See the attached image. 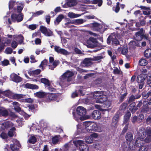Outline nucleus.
Here are the masks:
<instances>
[{"label": "nucleus", "instance_id": "41", "mask_svg": "<svg viewBox=\"0 0 151 151\" xmlns=\"http://www.w3.org/2000/svg\"><path fill=\"white\" fill-rule=\"evenodd\" d=\"M144 55L145 57L149 58L151 55V49H148L145 50L144 52Z\"/></svg>", "mask_w": 151, "mask_h": 151}, {"label": "nucleus", "instance_id": "28", "mask_svg": "<svg viewBox=\"0 0 151 151\" xmlns=\"http://www.w3.org/2000/svg\"><path fill=\"white\" fill-rule=\"evenodd\" d=\"M12 104L14 106V109L15 111H19L21 110V108L20 107V105L17 102H14Z\"/></svg>", "mask_w": 151, "mask_h": 151}, {"label": "nucleus", "instance_id": "23", "mask_svg": "<svg viewBox=\"0 0 151 151\" xmlns=\"http://www.w3.org/2000/svg\"><path fill=\"white\" fill-rule=\"evenodd\" d=\"M25 87L26 88L31 89H37L38 88V86L34 84H32L29 83H27L25 85Z\"/></svg>", "mask_w": 151, "mask_h": 151}, {"label": "nucleus", "instance_id": "7", "mask_svg": "<svg viewBox=\"0 0 151 151\" xmlns=\"http://www.w3.org/2000/svg\"><path fill=\"white\" fill-rule=\"evenodd\" d=\"M13 141L14 142V144L10 145L11 149L13 151H17L19 148L20 147V145L19 141L16 139H13Z\"/></svg>", "mask_w": 151, "mask_h": 151}, {"label": "nucleus", "instance_id": "61", "mask_svg": "<svg viewBox=\"0 0 151 151\" xmlns=\"http://www.w3.org/2000/svg\"><path fill=\"white\" fill-rule=\"evenodd\" d=\"M113 10H114L116 13H118L120 9L119 3H117V4L115 7H113Z\"/></svg>", "mask_w": 151, "mask_h": 151}, {"label": "nucleus", "instance_id": "49", "mask_svg": "<svg viewBox=\"0 0 151 151\" xmlns=\"http://www.w3.org/2000/svg\"><path fill=\"white\" fill-rule=\"evenodd\" d=\"M43 12V11L42 10L37 11L36 13H34L32 15V17H34L38 16L42 14Z\"/></svg>", "mask_w": 151, "mask_h": 151}, {"label": "nucleus", "instance_id": "42", "mask_svg": "<svg viewBox=\"0 0 151 151\" xmlns=\"http://www.w3.org/2000/svg\"><path fill=\"white\" fill-rule=\"evenodd\" d=\"M126 140L128 141H131L133 139L132 135L130 133H128L126 135Z\"/></svg>", "mask_w": 151, "mask_h": 151}, {"label": "nucleus", "instance_id": "6", "mask_svg": "<svg viewBox=\"0 0 151 151\" xmlns=\"http://www.w3.org/2000/svg\"><path fill=\"white\" fill-rule=\"evenodd\" d=\"M96 39L91 37L87 40L86 45L89 48H93L96 45Z\"/></svg>", "mask_w": 151, "mask_h": 151}, {"label": "nucleus", "instance_id": "31", "mask_svg": "<svg viewBox=\"0 0 151 151\" xmlns=\"http://www.w3.org/2000/svg\"><path fill=\"white\" fill-rule=\"evenodd\" d=\"M36 141V137L33 135H31L29 137L28 140L29 143L32 144H34Z\"/></svg>", "mask_w": 151, "mask_h": 151}, {"label": "nucleus", "instance_id": "20", "mask_svg": "<svg viewBox=\"0 0 151 151\" xmlns=\"http://www.w3.org/2000/svg\"><path fill=\"white\" fill-rule=\"evenodd\" d=\"M151 110V99L149 101L147 106L143 108L142 111L144 113H146Z\"/></svg>", "mask_w": 151, "mask_h": 151}, {"label": "nucleus", "instance_id": "39", "mask_svg": "<svg viewBox=\"0 0 151 151\" xmlns=\"http://www.w3.org/2000/svg\"><path fill=\"white\" fill-rule=\"evenodd\" d=\"M147 61L145 59L141 58L139 61V64L141 66H145L147 64Z\"/></svg>", "mask_w": 151, "mask_h": 151}, {"label": "nucleus", "instance_id": "47", "mask_svg": "<svg viewBox=\"0 0 151 151\" xmlns=\"http://www.w3.org/2000/svg\"><path fill=\"white\" fill-rule=\"evenodd\" d=\"M133 104H131L130 106L129 109L132 112H134L138 109L137 107L134 106Z\"/></svg>", "mask_w": 151, "mask_h": 151}, {"label": "nucleus", "instance_id": "43", "mask_svg": "<svg viewBox=\"0 0 151 151\" xmlns=\"http://www.w3.org/2000/svg\"><path fill=\"white\" fill-rule=\"evenodd\" d=\"M41 81L42 83H44L47 86H50V83L48 79L45 78H42L41 79Z\"/></svg>", "mask_w": 151, "mask_h": 151}, {"label": "nucleus", "instance_id": "54", "mask_svg": "<svg viewBox=\"0 0 151 151\" xmlns=\"http://www.w3.org/2000/svg\"><path fill=\"white\" fill-rule=\"evenodd\" d=\"M59 141V138L57 136H55L52 138V142L54 144H56Z\"/></svg>", "mask_w": 151, "mask_h": 151}, {"label": "nucleus", "instance_id": "12", "mask_svg": "<svg viewBox=\"0 0 151 151\" xmlns=\"http://www.w3.org/2000/svg\"><path fill=\"white\" fill-rule=\"evenodd\" d=\"M57 95L55 94L47 93L46 95V99L48 101H55L57 98Z\"/></svg>", "mask_w": 151, "mask_h": 151}, {"label": "nucleus", "instance_id": "2", "mask_svg": "<svg viewBox=\"0 0 151 151\" xmlns=\"http://www.w3.org/2000/svg\"><path fill=\"white\" fill-rule=\"evenodd\" d=\"M77 114L78 115L75 116L74 119L76 120L79 122V121H83L86 119L83 116L85 115L86 113V109L82 106H78L76 109Z\"/></svg>", "mask_w": 151, "mask_h": 151}, {"label": "nucleus", "instance_id": "15", "mask_svg": "<svg viewBox=\"0 0 151 151\" xmlns=\"http://www.w3.org/2000/svg\"><path fill=\"white\" fill-rule=\"evenodd\" d=\"M92 60L91 58H86L83 60L82 63L84 66H89L92 64Z\"/></svg>", "mask_w": 151, "mask_h": 151}, {"label": "nucleus", "instance_id": "13", "mask_svg": "<svg viewBox=\"0 0 151 151\" xmlns=\"http://www.w3.org/2000/svg\"><path fill=\"white\" fill-rule=\"evenodd\" d=\"M91 117L95 119H99L101 118V113L98 110H94L91 114Z\"/></svg>", "mask_w": 151, "mask_h": 151}, {"label": "nucleus", "instance_id": "55", "mask_svg": "<svg viewBox=\"0 0 151 151\" xmlns=\"http://www.w3.org/2000/svg\"><path fill=\"white\" fill-rule=\"evenodd\" d=\"M127 106V104L126 103H123L121 105L120 107V110L123 111L125 109Z\"/></svg>", "mask_w": 151, "mask_h": 151}, {"label": "nucleus", "instance_id": "53", "mask_svg": "<svg viewBox=\"0 0 151 151\" xmlns=\"http://www.w3.org/2000/svg\"><path fill=\"white\" fill-rule=\"evenodd\" d=\"M21 100L22 101V102L28 103H31L33 101V99L30 98L23 99Z\"/></svg>", "mask_w": 151, "mask_h": 151}, {"label": "nucleus", "instance_id": "60", "mask_svg": "<svg viewBox=\"0 0 151 151\" xmlns=\"http://www.w3.org/2000/svg\"><path fill=\"white\" fill-rule=\"evenodd\" d=\"M147 147L145 146H140L139 149V151H147Z\"/></svg>", "mask_w": 151, "mask_h": 151}, {"label": "nucleus", "instance_id": "11", "mask_svg": "<svg viewBox=\"0 0 151 151\" xmlns=\"http://www.w3.org/2000/svg\"><path fill=\"white\" fill-rule=\"evenodd\" d=\"M13 125V124L10 122H5L2 124H0L1 127L3 129H4L10 127Z\"/></svg>", "mask_w": 151, "mask_h": 151}, {"label": "nucleus", "instance_id": "19", "mask_svg": "<svg viewBox=\"0 0 151 151\" xmlns=\"http://www.w3.org/2000/svg\"><path fill=\"white\" fill-rule=\"evenodd\" d=\"M59 60H55L52 63H50L48 65L49 69L53 70L59 64Z\"/></svg>", "mask_w": 151, "mask_h": 151}, {"label": "nucleus", "instance_id": "30", "mask_svg": "<svg viewBox=\"0 0 151 151\" xmlns=\"http://www.w3.org/2000/svg\"><path fill=\"white\" fill-rule=\"evenodd\" d=\"M13 93H12L11 91L8 90L5 91L3 92H2V93L3 95L12 99V95H13Z\"/></svg>", "mask_w": 151, "mask_h": 151}, {"label": "nucleus", "instance_id": "35", "mask_svg": "<svg viewBox=\"0 0 151 151\" xmlns=\"http://www.w3.org/2000/svg\"><path fill=\"white\" fill-rule=\"evenodd\" d=\"M81 15V14H76L72 12H69L68 14V17L71 18H77L80 16Z\"/></svg>", "mask_w": 151, "mask_h": 151}, {"label": "nucleus", "instance_id": "18", "mask_svg": "<svg viewBox=\"0 0 151 151\" xmlns=\"http://www.w3.org/2000/svg\"><path fill=\"white\" fill-rule=\"evenodd\" d=\"M90 128H88L89 130L88 132H90L92 130L94 131H98V126L96 123L92 122Z\"/></svg>", "mask_w": 151, "mask_h": 151}, {"label": "nucleus", "instance_id": "37", "mask_svg": "<svg viewBox=\"0 0 151 151\" xmlns=\"http://www.w3.org/2000/svg\"><path fill=\"white\" fill-rule=\"evenodd\" d=\"M91 122L90 121H86L83 123V125L88 132L89 131L88 128H90Z\"/></svg>", "mask_w": 151, "mask_h": 151}, {"label": "nucleus", "instance_id": "38", "mask_svg": "<svg viewBox=\"0 0 151 151\" xmlns=\"http://www.w3.org/2000/svg\"><path fill=\"white\" fill-rule=\"evenodd\" d=\"M122 54L124 55H126L128 52V47L127 46L125 45L120 48Z\"/></svg>", "mask_w": 151, "mask_h": 151}, {"label": "nucleus", "instance_id": "64", "mask_svg": "<svg viewBox=\"0 0 151 151\" xmlns=\"http://www.w3.org/2000/svg\"><path fill=\"white\" fill-rule=\"evenodd\" d=\"M40 72L41 70L39 69H37L32 71V73L34 74L35 75H38L40 73Z\"/></svg>", "mask_w": 151, "mask_h": 151}, {"label": "nucleus", "instance_id": "25", "mask_svg": "<svg viewBox=\"0 0 151 151\" xmlns=\"http://www.w3.org/2000/svg\"><path fill=\"white\" fill-rule=\"evenodd\" d=\"M14 38H15L17 41H19V44H22L23 42L24 38L21 35L14 36Z\"/></svg>", "mask_w": 151, "mask_h": 151}, {"label": "nucleus", "instance_id": "45", "mask_svg": "<svg viewBox=\"0 0 151 151\" xmlns=\"http://www.w3.org/2000/svg\"><path fill=\"white\" fill-rule=\"evenodd\" d=\"M112 45H118L119 44V42L118 40L115 37L113 36L112 39Z\"/></svg>", "mask_w": 151, "mask_h": 151}, {"label": "nucleus", "instance_id": "40", "mask_svg": "<svg viewBox=\"0 0 151 151\" xmlns=\"http://www.w3.org/2000/svg\"><path fill=\"white\" fill-rule=\"evenodd\" d=\"M131 115V114L129 112H127L126 114L124 117V123H126L127 122L130 117Z\"/></svg>", "mask_w": 151, "mask_h": 151}, {"label": "nucleus", "instance_id": "57", "mask_svg": "<svg viewBox=\"0 0 151 151\" xmlns=\"http://www.w3.org/2000/svg\"><path fill=\"white\" fill-rule=\"evenodd\" d=\"M129 45L130 47L134 48L135 46L137 45V44L134 41H131L129 43Z\"/></svg>", "mask_w": 151, "mask_h": 151}, {"label": "nucleus", "instance_id": "27", "mask_svg": "<svg viewBox=\"0 0 151 151\" xmlns=\"http://www.w3.org/2000/svg\"><path fill=\"white\" fill-rule=\"evenodd\" d=\"M48 63V61L47 60L45 59L41 63L39 67L40 68L42 69V70H44L46 66L47 65Z\"/></svg>", "mask_w": 151, "mask_h": 151}, {"label": "nucleus", "instance_id": "59", "mask_svg": "<svg viewBox=\"0 0 151 151\" xmlns=\"http://www.w3.org/2000/svg\"><path fill=\"white\" fill-rule=\"evenodd\" d=\"M59 53L66 55L69 54L68 52L64 49L61 48Z\"/></svg>", "mask_w": 151, "mask_h": 151}, {"label": "nucleus", "instance_id": "44", "mask_svg": "<svg viewBox=\"0 0 151 151\" xmlns=\"http://www.w3.org/2000/svg\"><path fill=\"white\" fill-rule=\"evenodd\" d=\"M17 41L16 39L14 38V39L13 40L12 42V47L14 49H15L18 45V43L17 42Z\"/></svg>", "mask_w": 151, "mask_h": 151}, {"label": "nucleus", "instance_id": "62", "mask_svg": "<svg viewBox=\"0 0 151 151\" xmlns=\"http://www.w3.org/2000/svg\"><path fill=\"white\" fill-rule=\"evenodd\" d=\"M12 52V50L10 47H7L5 50V52L7 54H11Z\"/></svg>", "mask_w": 151, "mask_h": 151}, {"label": "nucleus", "instance_id": "24", "mask_svg": "<svg viewBox=\"0 0 151 151\" xmlns=\"http://www.w3.org/2000/svg\"><path fill=\"white\" fill-rule=\"evenodd\" d=\"M47 94L44 92L40 91L36 92L34 93V95L37 97L41 98L44 97L45 96H46Z\"/></svg>", "mask_w": 151, "mask_h": 151}, {"label": "nucleus", "instance_id": "29", "mask_svg": "<svg viewBox=\"0 0 151 151\" xmlns=\"http://www.w3.org/2000/svg\"><path fill=\"white\" fill-rule=\"evenodd\" d=\"M25 95L22 94H19L13 93L12 99H19L22 98H23Z\"/></svg>", "mask_w": 151, "mask_h": 151}, {"label": "nucleus", "instance_id": "58", "mask_svg": "<svg viewBox=\"0 0 151 151\" xmlns=\"http://www.w3.org/2000/svg\"><path fill=\"white\" fill-rule=\"evenodd\" d=\"M86 20L82 19H77L76 20L75 22L78 24H81L85 22Z\"/></svg>", "mask_w": 151, "mask_h": 151}, {"label": "nucleus", "instance_id": "4", "mask_svg": "<svg viewBox=\"0 0 151 151\" xmlns=\"http://www.w3.org/2000/svg\"><path fill=\"white\" fill-rule=\"evenodd\" d=\"M74 75L73 73L70 71L68 70L60 78L61 82L70 81L71 77Z\"/></svg>", "mask_w": 151, "mask_h": 151}, {"label": "nucleus", "instance_id": "14", "mask_svg": "<svg viewBox=\"0 0 151 151\" xmlns=\"http://www.w3.org/2000/svg\"><path fill=\"white\" fill-rule=\"evenodd\" d=\"M147 136L145 139L146 142H149L151 141V129H149L146 131Z\"/></svg>", "mask_w": 151, "mask_h": 151}, {"label": "nucleus", "instance_id": "21", "mask_svg": "<svg viewBox=\"0 0 151 151\" xmlns=\"http://www.w3.org/2000/svg\"><path fill=\"white\" fill-rule=\"evenodd\" d=\"M24 6V4L22 3H20L18 4L17 9H15V12L17 13H21Z\"/></svg>", "mask_w": 151, "mask_h": 151}, {"label": "nucleus", "instance_id": "52", "mask_svg": "<svg viewBox=\"0 0 151 151\" xmlns=\"http://www.w3.org/2000/svg\"><path fill=\"white\" fill-rule=\"evenodd\" d=\"M40 28L41 31L43 34L44 35L45 34L47 35V34L45 33L47 30V28L46 27L44 26H40Z\"/></svg>", "mask_w": 151, "mask_h": 151}, {"label": "nucleus", "instance_id": "5", "mask_svg": "<svg viewBox=\"0 0 151 151\" xmlns=\"http://www.w3.org/2000/svg\"><path fill=\"white\" fill-rule=\"evenodd\" d=\"M24 15L22 13H17L13 14L11 16L12 20L17 22L22 21L23 19Z\"/></svg>", "mask_w": 151, "mask_h": 151}, {"label": "nucleus", "instance_id": "36", "mask_svg": "<svg viewBox=\"0 0 151 151\" xmlns=\"http://www.w3.org/2000/svg\"><path fill=\"white\" fill-rule=\"evenodd\" d=\"M103 3L102 0H93L91 1V4H97L99 6H101Z\"/></svg>", "mask_w": 151, "mask_h": 151}, {"label": "nucleus", "instance_id": "48", "mask_svg": "<svg viewBox=\"0 0 151 151\" xmlns=\"http://www.w3.org/2000/svg\"><path fill=\"white\" fill-rule=\"evenodd\" d=\"M15 130V128L14 127L12 128L8 132V135L12 137L13 136L14 134V131Z\"/></svg>", "mask_w": 151, "mask_h": 151}, {"label": "nucleus", "instance_id": "3", "mask_svg": "<svg viewBox=\"0 0 151 151\" xmlns=\"http://www.w3.org/2000/svg\"><path fill=\"white\" fill-rule=\"evenodd\" d=\"M73 143L77 147H79L81 151H88L89 148L88 146L84 142L83 140H78L74 141Z\"/></svg>", "mask_w": 151, "mask_h": 151}, {"label": "nucleus", "instance_id": "22", "mask_svg": "<svg viewBox=\"0 0 151 151\" xmlns=\"http://www.w3.org/2000/svg\"><path fill=\"white\" fill-rule=\"evenodd\" d=\"M9 114V112L7 110L1 108V109H0V116L6 117L8 116Z\"/></svg>", "mask_w": 151, "mask_h": 151}, {"label": "nucleus", "instance_id": "16", "mask_svg": "<svg viewBox=\"0 0 151 151\" xmlns=\"http://www.w3.org/2000/svg\"><path fill=\"white\" fill-rule=\"evenodd\" d=\"M146 78V75L145 74H142L138 76L137 78V81L138 83H142Z\"/></svg>", "mask_w": 151, "mask_h": 151}, {"label": "nucleus", "instance_id": "33", "mask_svg": "<svg viewBox=\"0 0 151 151\" xmlns=\"http://www.w3.org/2000/svg\"><path fill=\"white\" fill-rule=\"evenodd\" d=\"M77 4L76 0H69L67 2V5L69 7L73 6Z\"/></svg>", "mask_w": 151, "mask_h": 151}, {"label": "nucleus", "instance_id": "9", "mask_svg": "<svg viewBox=\"0 0 151 151\" xmlns=\"http://www.w3.org/2000/svg\"><path fill=\"white\" fill-rule=\"evenodd\" d=\"M143 31V29H141L140 31L136 33L134 37V39L137 41H141L142 39Z\"/></svg>", "mask_w": 151, "mask_h": 151}, {"label": "nucleus", "instance_id": "50", "mask_svg": "<svg viewBox=\"0 0 151 151\" xmlns=\"http://www.w3.org/2000/svg\"><path fill=\"white\" fill-rule=\"evenodd\" d=\"M123 149L124 151H129V149L132 150V149H131L130 147H128V145L127 144L124 143L123 145H122Z\"/></svg>", "mask_w": 151, "mask_h": 151}, {"label": "nucleus", "instance_id": "63", "mask_svg": "<svg viewBox=\"0 0 151 151\" xmlns=\"http://www.w3.org/2000/svg\"><path fill=\"white\" fill-rule=\"evenodd\" d=\"M102 58V57L101 56H97L93 57L91 58L92 60L97 61L101 59Z\"/></svg>", "mask_w": 151, "mask_h": 151}, {"label": "nucleus", "instance_id": "1", "mask_svg": "<svg viewBox=\"0 0 151 151\" xmlns=\"http://www.w3.org/2000/svg\"><path fill=\"white\" fill-rule=\"evenodd\" d=\"M93 97L96 99V102L97 103H103L107 99L106 96L104 95V92L102 91L94 92L93 93Z\"/></svg>", "mask_w": 151, "mask_h": 151}, {"label": "nucleus", "instance_id": "10", "mask_svg": "<svg viewBox=\"0 0 151 151\" xmlns=\"http://www.w3.org/2000/svg\"><path fill=\"white\" fill-rule=\"evenodd\" d=\"M10 78L12 81L16 83L20 82L22 81V78L14 73L10 75Z\"/></svg>", "mask_w": 151, "mask_h": 151}, {"label": "nucleus", "instance_id": "51", "mask_svg": "<svg viewBox=\"0 0 151 151\" xmlns=\"http://www.w3.org/2000/svg\"><path fill=\"white\" fill-rule=\"evenodd\" d=\"M15 2L14 1H10L9 3V9H12L14 5H15Z\"/></svg>", "mask_w": 151, "mask_h": 151}, {"label": "nucleus", "instance_id": "46", "mask_svg": "<svg viewBox=\"0 0 151 151\" xmlns=\"http://www.w3.org/2000/svg\"><path fill=\"white\" fill-rule=\"evenodd\" d=\"M94 26L95 27L94 29L96 31H99L100 29H101L102 27L101 25L98 23H94Z\"/></svg>", "mask_w": 151, "mask_h": 151}, {"label": "nucleus", "instance_id": "17", "mask_svg": "<svg viewBox=\"0 0 151 151\" xmlns=\"http://www.w3.org/2000/svg\"><path fill=\"white\" fill-rule=\"evenodd\" d=\"M144 134H143V135H141V136L140 137L138 138L135 142V145L137 147H139L141 146L142 142L143 140Z\"/></svg>", "mask_w": 151, "mask_h": 151}, {"label": "nucleus", "instance_id": "56", "mask_svg": "<svg viewBox=\"0 0 151 151\" xmlns=\"http://www.w3.org/2000/svg\"><path fill=\"white\" fill-rule=\"evenodd\" d=\"M45 33L47 35L45 34V35L47 36H51L53 35L52 32L49 29H47Z\"/></svg>", "mask_w": 151, "mask_h": 151}, {"label": "nucleus", "instance_id": "8", "mask_svg": "<svg viewBox=\"0 0 151 151\" xmlns=\"http://www.w3.org/2000/svg\"><path fill=\"white\" fill-rule=\"evenodd\" d=\"M11 41L6 38H4L0 39V52L2 50L5 46V44H8L10 43Z\"/></svg>", "mask_w": 151, "mask_h": 151}, {"label": "nucleus", "instance_id": "32", "mask_svg": "<svg viewBox=\"0 0 151 151\" xmlns=\"http://www.w3.org/2000/svg\"><path fill=\"white\" fill-rule=\"evenodd\" d=\"M85 141L86 143L91 144L93 142V139L90 135L86 137Z\"/></svg>", "mask_w": 151, "mask_h": 151}, {"label": "nucleus", "instance_id": "26", "mask_svg": "<svg viewBox=\"0 0 151 151\" xmlns=\"http://www.w3.org/2000/svg\"><path fill=\"white\" fill-rule=\"evenodd\" d=\"M119 118V116L118 115H115L113 118L111 125L114 127H116Z\"/></svg>", "mask_w": 151, "mask_h": 151}, {"label": "nucleus", "instance_id": "34", "mask_svg": "<svg viewBox=\"0 0 151 151\" xmlns=\"http://www.w3.org/2000/svg\"><path fill=\"white\" fill-rule=\"evenodd\" d=\"M63 18L64 16L63 15L60 14L59 15L54 22L55 24L56 25L58 24Z\"/></svg>", "mask_w": 151, "mask_h": 151}]
</instances>
